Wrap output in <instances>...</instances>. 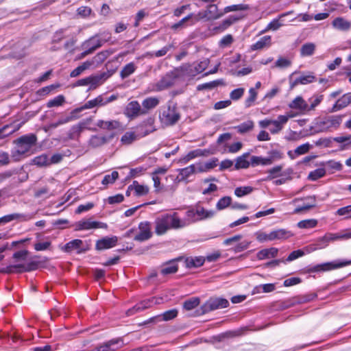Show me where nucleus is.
I'll use <instances>...</instances> for the list:
<instances>
[{
	"label": "nucleus",
	"instance_id": "f257e3e1",
	"mask_svg": "<svg viewBox=\"0 0 351 351\" xmlns=\"http://www.w3.org/2000/svg\"><path fill=\"white\" fill-rule=\"evenodd\" d=\"M184 222L180 215L173 211L158 217L155 220V232L158 235L165 234L169 230H180L184 228Z\"/></svg>",
	"mask_w": 351,
	"mask_h": 351
},
{
	"label": "nucleus",
	"instance_id": "f03ea898",
	"mask_svg": "<svg viewBox=\"0 0 351 351\" xmlns=\"http://www.w3.org/2000/svg\"><path fill=\"white\" fill-rule=\"evenodd\" d=\"M36 142L37 136L34 134L23 135L14 140L13 143L16 146L11 152L12 159L17 162L27 156Z\"/></svg>",
	"mask_w": 351,
	"mask_h": 351
},
{
	"label": "nucleus",
	"instance_id": "7ed1b4c3",
	"mask_svg": "<svg viewBox=\"0 0 351 351\" xmlns=\"http://www.w3.org/2000/svg\"><path fill=\"white\" fill-rule=\"evenodd\" d=\"M180 119L178 108L173 102H168L166 106H162L160 110L159 119L165 126L175 125Z\"/></svg>",
	"mask_w": 351,
	"mask_h": 351
},
{
	"label": "nucleus",
	"instance_id": "20e7f679",
	"mask_svg": "<svg viewBox=\"0 0 351 351\" xmlns=\"http://www.w3.org/2000/svg\"><path fill=\"white\" fill-rule=\"evenodd\" d=\"M342 118L341 115H332L316 122L315 125L311 128L312 131L311 134L325 132L331 129H337L342 122Z\"/></svg>",
	"mask_w": 351,
	"mask_h": 351
},
{
	"label": "nucleus",
	"instance_id": "39448f33",
	"mask_svg": "<svg viewBox=\"0 0 351 351\" xmlns=\"http://www.w3.org/2000/svg\"><path fill=\"white\" fill-rule=\"evenodd\" d=\"M180 71L178 69H173L167 73L158 82L152 84L149 86V90L152 92H159L173 86L179 77Z\"/></svg>",
	"mask_w": 351,
	"mask_h": 351
},
{
	"label": "nucleus",
	"instance_id": "423d86ee",
	"mask_svg": "<svg viewBox=\"0 0 351 351\" xmlns=\"http://www.w3.org/2000/svg\"><path fill=\"white\" fill-rule=\"evenodd\" d=\"M111 42V34L108 32H104L102 34H97L90 37L88 40L82 43V49H88L93 53L96 49L101 47L104 43Z\"/></svg>",
	"mask_w": 351,
	"mask_h": 351
},
{
	"label": "nucleus",
	"instance_id": "0eeeda50",
	"mask_svg": "<svg viewBox=\"0 0 351 351\" xmlns=\"http://www.w3.org/2000/svg\"><path fill=\"white\" fill-rule=\"evenodd\" d=\"M287 123V118L279 115L276 120L265 119L258 122V125L262 128H266L271 125L269 128V132L272 134L279 133L284 128V125Z\"/></svg>",
	"mask_w": 351,
	"mask_h": 351
},
{
	"label": "nucleus",
	"instance_id": "6e6552de",
	"mask_svg": "<svg viewBox=\"0 0 351 351\" xmlns=\"http://www.w3.org/2000/svg\"><path fill=\"white\" fill-rule=\"evenodd\" d=\"M223 11H219L217 5L210 4L206 7V10L199 12L196 14V16H195V21H199V20L202 19H206L207 21L216 20L223 16Z\"/></svg>",
	"mask_w": 351,
	"mask_h": 351
},
{
	"label": "nucleus",
	"instance_id": "1a4fd4ad",
	"mask_svg": "<svg viewBox=\"0 0 351 351\" xmlns=\"http://www.w3.org/2000/svg\"><path fill=\"white\" fill-rule=\"evenodd\" d=\"M92 121L93 119L90 117L82 120L76 125H73L68 133L69 138L77 140L80 138L82 132L85 129L93 131L95 130V129L90 128V124Z\"/></svg>",
	"mask_w": 351,
	"mask_h": 351
},
{
	"label": "nucleus",
	"instance_id": "9d476101",
	"mask_svg": "<svg viewBox=\"0 0 351 351\" xmlns=\"http://www.w3.org/2000/svg\"><path fill=\"white\" fill-rule=\"evenodd\" d=\"M351 265V259L349 261L346 260H336L332 262H328L323 264L317 265L313 269V271H328L339 269L348 265Z\"/></svg>",
	"mask_w": 351,
	"mask_h": 351
},
{
	"label": "nucleus",
	"instance_id": "9b49d317",
	"mask_svg": "<svg viewBox=\"0 0 351 351\" xmlns=\"http://www.w3.org/2000/svg\"><path fill=\"white\" fill-rule=\"evenodd\" d=\"M229 304V302L221 298H210L202 306L203 313H208L211 311L226 308Z\"/></svg>",
	"mask_w": 351,
	"mask_h": 351
},
{
	"label": "nucleus",
	"instance_id": "f8f14e48",
	"mask_svg": "<svg viewBox=\"0 0 351 351\" xmlns=\"http://www.w3.org/2000/svg\"><path fill=\"white\" fill-rule=\"evenodd\" d=\"M61 249L66 253L75 252L77 254H82L86 252L88 247L82 240L77 239L66 243Z\"/></svg>",
	"mask_w": 351,
	"mask_h": 351
},
{
	"label": "nucleus",
	"instance_id": "ddd939ff",
	"mask_svg": "<svg viewBox=\"0 0 351 351\" xmlns=\"http://www.w3.org/2000/svg\"><path fill=\"white\" fill-rule=\"evenodd\" d=\"M108 226L106 223L93 221L91 219H85L77 221L75 223L76 230H89L92 229L104 228L106 229Z\"/></svg>",
	"mask_w": 351,
	"mask_h": 351
},
{
	"label": "nucleus",
	"instance_id": "4468645a",
	"mask_svg": "<svg viewBox=\"0 0 351 351\" xmlns=\"http://www.w3.org/2000/svg\"><path fill=\"white\" fill-rule=\"evenodd\" d=\"M124 114L130 119H134L140 115L147 114V111L141 108V105L137 101H132L126 106Z\"/></svg>",
	"mask_w": 351,
	"mask_h": 351
},
{
	"label": "nucleus",
	"instance_id": "2eb2a0df",
	"mask_svg": "<svg viewBox=\"0 0 351 351\" xmlns=\"http://www.w3.org/2000/svg\"><path fill=\"white\" fill-rule=\"evenodd\" d=\"M294 73L290 76V87L291 88H294L298 84L306 85L308 84H311L316 80V77L311 73H308L307 75H302L298 77L295 79L292 78Z\"/></svg>",
	"mask_w": 351,
	"mask_h": 351
},
{
	"label": "nucleus",
	"instance_id": "dca6fc26",
	"mask_svg": "<svg viewBox=\"0 0 351 351\" xmlns=\"http://www.w3.org/2000/svg\"><path fill=\"white\" fill-rule=\"evenodd\" d=\"M139 232L134 237V240L144 241L152 237L150 224L149 222H141L138 225Z\"/></svg>",
	"mask_w": 351,
	"mask_h": 351
},
{
	"label": "nucleus",
	"instance_id": "f3484780",
	"mask_svg": "<svg viewBox=\"0 0 351 351\" xmlns=\"http://www.w3.org/2000/svg\"><path fill=\"white\" fill-rule=\"evenodd\" d=\"M117 241L118 238L116 236H112L111 237H106L97 241L95 248L97 250L110 249L114 247L117 245Z\"/></svg>",
	"mask_w": 351,
	"mask_h": 351
},
{
	"label": "nucleus",
	"instance_id": "a211bd4d",
	"mask_svg": "<svg viewBox=\"0 0 351 351\" xmlns=\"http://www.w3.org/2000/svg\"><path fill=\"white\" fill-rule=\"evenodd\" d=\"M289 107L291 109L298 110L300 114H305L308 112V104L300 96L296 97L291 103Z\"/></svg>",
	"mask_w": 351,
	"mask_h": 351
},
{
	"label": "nucleus",
	"instance_id": "6ab92c4d",
	"mask_svg": "<svg viewBox=\"0 0 351 351\" xmlns=\"http://www.w3.org/2000/svg\"><path fill=\"white\" fill-rule=\"evenodd\" d=\"M154 121V118L148 117L138 126V129L141 130L140 134L142 136L148 135L156 130Z\"/></svg>",
	"mask_w": 351,
	"mask_h": 351
},
{
	"label": "nucleus",
	"instance_id": "aec40b11",
	"mask_svg": "<svg viewBox=\"0 0 351 351\" xmlns=\"http://www.w3.org/2000/svg\"><path fill=\"white\" fill-rule=\"evenodd\" d=\"M210 154H211V152L208 149H197L189 152L186 156L182 158L180 161L182 163H187L195 158L200 156H208Z\"/></svg>",
	"mask_w": 351,
	"mask_h": 351
},
{
	"label": "nucleus",
	"instance_id": "412c9836",
	"mask_svg": "<svg viewBox=\"0 0 351 351\" xmlns=\"http://www.w3.org/2000/svg\"><path fill=\"white\" fill-rule=\"evenodd\" d=\"M178 175L176 180L178 182H182L188 179L190 176L197 171V167L195 165H191L185 168L178 169Z\"/></svg>",
	"mask_w": 351,
	"mask_h": 351
},
{
	"label": "nucleus",
	"instance_id": "4be33fe9",
	"mask_svg": "<svg viewBox=\"0 0 351 351\" xmlns=\"http://www.w3.org/2000/svg\"><path fill=\"white\" fill-rule=\"evenodd\" d=\"M104 106V98L102 96H98L94 99L88 101L84 105L81 107L75 108L73 110V113H75L76 114L84 110L90 109L95 106Z\"/></svg>",
	"mask_w": 351,
	"mask_h": 351
},
{
	"label": "nucleus",
	"instance_id": "5701e85b",
	"mask_svg": "<svg viewBox=\"0 0 351 351\" xmlns=\"http://www.w3.org/2000/svg\"><path fill=\"white\" fill-rule=\"evenodd\" d=\"M97 126L102 130H122V125L121 123L117 120H99L97 122Z\"/></svg>",
	"mask_w": 351,
	"mask_h": 351
},
{
	"label": "nucleus",
	"instance_id": "b1692460",
	"mask_svg": "<svg viewBox=\"0 0 351 351\" xmlns=\"http://www.w3.org/2000/svg\"><path fill=\"white\" fill-rule=\"evenodd\" d=\"M351 104V93L344 94L339 98L332 107L330 112H335L339 111Z\"/></svg>",
	"mask_w": 351,
	"mask_h": 351
},
{
	"label": "nucleus",
	"instance_id": "393cba45",
	"mask_svg": "<svg viewBox=\"0 0 351 351\" xmlns=\"http://www.w3.org/2000/svg\"><path fill=\"white\" fill-rule=\"evenodd\" d=\"M38 267V263L36 262H32L25 265H10L8 267V270L9 272H23V271H30L32 270H35Z\"/></svg>",
	"mask_w": 351,
	"mask_h": 351
},
{
	"label": "nucleus",
	"instance_id": "a878e982",
	"mask_svg": "<svg viewBox=\"0 0 351 351\" xmlns=\"http://www.w3.org/2000/svg\"><path fill=\"white\" fill-rule=\"evenodd\" d=\"M156 303H158L157 299L154 298H152V299H149L147 300H144L141 303L137 304L135 306H134L133 308L128 310V315H132L134 313L149 308L153 305V304Z\"/></svg>",
	"mask_w": 351,
	"mask_h": 351
},
{
	"label": "nucleus",
	"instance_id": "bb28decb",
	"mask_svg": "<svg viewBox=\"0 0 351 351\" xmlns=\"http://www.w3.org/2000/svg\"><path fill=\"white\" fill-rule=\"evenodd\" d=\"M240 19L241 17L239 16L233 15L230 16L227 19L222 21L219 25L215 27L214 30L216 31V32H222Z\"/></svg>",
	"mask_w": 351,
	"mask_h": 351
},
{
	"label": "nucleus",
	"instance_id": "cd10ccee",
	"mask_svg": "<svg viewBox=\"0 0 351 351\" xmlns=\"http://www.w3.org/2000/svg\"><path fill=\"white\" fill-rule=\"evenodd\" d=\"M332 142L340 145L341 150H346L351 148V135H341L332 138Z\"/></svg>",
	"mask_w": 351,
	"mask_h": 351
},
{
	"label": "nucleus",
	"instance_id": "c85d7f7f",
	"mask_svg": "<svg viewBox=\"0 0 351 351\" xmlns=\"http://www.w3.org/2000/svg\"><path fill=\"white\" fill-rule=\"evenodd\" d=\"M306 202H305L302 206H298L293 210L294 214H298L302 211L308 210L315 206V196H308L304 199Z\"/></svg>",
	"mask_w": 351,
	"mask_h": 351
},
{
	"label": "nucleus",
	"instance_id": "c756f323",
	"mask_svg": "<svg viewBox=\"0 0 351 351\" xmlns=\"http://www.w3.org/2000/svg\"><path fill=\"white\" fill-rule=\"evenodd\" d=\"M4 221L5 223L10 222L14 220H19L21 221H29L34 218V215L32 214H20V213H12L10 215H7L3 216Z\"/></svg>",
	"mask_w": 351,
	"mask_h": 351
},
{
	"label": "nucleus",
	"instance_id": "7c9ffc66",
	"mask_svg": "<svg viewBox=\"0 0 351 351\" xmlns=\"http://www.w3.org/2000/svg\"><path fill=\"white\" fill-rule=\"evenodd\" d=\"M108 139L105 136L93 135L88 141L90 147L96 148L106 144Z\"/></svg>",
	"mask_w": 351,
	"mask_h": 351
},
{
	"label": "nucleus",
	"instance_id": "2f4dec72",
	"mask_svg": "<svg viewBox=\"0 0 351 351\" xmlns=\"http://www.w3.org/2000/svg\"><path fill=\"white\" fill-rule=\"evenodd\" d=\"M271 44V37L265 36L261 37L258 41L251 46L252 50H260L265 47H269Z\"/></svg>",
	"mask_w": 351,
	"mask_h": 351
},
{
	"label": "nucleus",
	"instance_id": "473e14b6",
	"mask_svg": "<svg viewBox=\"0 0 351 351\" xmlns=\"http://www.w3.org/2000/svg\"><path fill=\"white\" fill-rule=\"evenodd\" d=\"M128 190H134L137 196L144 195L148 193L149 187L145 185L140 184L137 181H134L129 186Z\"/></svg>",
	"mask_w": 351,
	"mask_h": 351
},
{
	"label": "nucleus",
	"instance_id": "72a5a7b5",
	"mask_svg": "<svg viewBox=\"0 0 351 351\" xmlns=\"http://www.w3.org/2000/svg\"><path fill=\"white\" fill-rule=\"evenodd\" d=\"M182 221L185 223L184 228L196 221H198L197 215L195 213V208H191L189 209L185 213V218H182Z\"/></svg>",
	"mask_w": 351,
	"mask_h": 351
},
{
	"label": "nucleus",
	"instance_id": "f704fd0d",
	"mask_svg": "<svg viewBox=\"0 0 351 351\" xmlns=\"http://www.w3.org/2000/svg\"><path fill=\"white\" fill-rule=\"evenodd\" d=\"M160 103V100L156 97H149L145 99L142 102L143 110H145L147 112L156 108Z\"/></svg>",
	"mask_w": 351,
	"mask_h": 351
},
{
	"label": "nucleus",
	"instance_id": "c9c22d12",
	"mask_svg": "<svg viewBox=\"0 0 351 351\" xmlns=\"http://www.w3.org/2000/svg\"><path fill=\"white\" fill-rule=\"evenodd\" d=\"M254 128V123L252 120H247L237 126L234 127L238 132V133L241 134H244L251 132Z\"/></svg>",
	"mask_w": 351,
	"mask_h": 351
},
{
	"label": "nucleus",
	"instance_id": "e433bc0d",
	"mask_svg": "<svg viewBox=\"0 0 351 351\" xmlns=\"http://www.w3.org/2000/svg\"><path fill=\"white\" fill-rule=\"evenodd\" d=\"M272 239L274 240H285L293 236V234L285 229H278L271 231Z\"/></svg>",
	"mask_w": 351,
	"mask_h": 351
},
{
	"label": "nucleus",
	"instance_id": "4c0bfd02",
	"mask_svg": "<svg viewBox=\"0 0 351 351\" xmlns=\"http://www.w3.org/2000/svg\"><path fill=\"white\" fill-rule=\"evenodd\" d=\"M278 254V249L275 247H270L268 249H264L259 251L257 254V258L259 260H263L266 258H270L275 257Z\"/></svg>",
	"mask_w": 351,
	"mask_h": 351
},
{
	"label": "nucleus",
	"instance_id": "58836bf2",
	"mask_svg": "<svg viewBox=\"0 0 351 351\" xmlns=\"http://www.w3.org/2000/svg\"><path fill=\"white\" fill-rule=\"evenodd\" d=\"M335 28L339 30H348L351 27V23L342 17H337L332 21Z\"/></svg>",
	"mask_w": 351,
	"mask_h": 351
},
{
	"label": "nucleus",
	"instance_id": "ea45409f",
	"mask_svg": "<svg viewBox=\"0 0 351 351\" xmlns=\"http://www.w3.org/2000/svg\"><path fill=\"white\" fill-rule=\"evenodd\" d=\"M178 269V264L172 261L164 264L161 268L160 272L162 275L166 276L176 273Z\"/></svg>",
	"mask_w": 351,
	"mask_h": 351
},
{
	"label": "nucleus",
	"instance_id": "a19ab883",
	"mask_svg": "<svg viewBox=\"0 0 351 351\" xmlns=\"http://www.w3.org/2000/svg\"><path fill=\"white\" fill-rule=\"evenodd\" d=\"M205 259L202 256L189 257L186 259L185 263L189 268L199 267L204 263Z\"/></svg>",
	"mask_w": 351,
	"mask_h": 351
},
{
	"label": "nucleus",
	"instance_id": "79ce46f5",
	"mask_svg": "<svg viewBox=\"0 0 351 351\" xmlns=\"http://www.w3.org/2000/svg\"><path fill=\"white\" fill-rule=\"evenodd\" d=\"M79 117L76 115L75 113H73V110L71 112L70 116H66L65 117H62L59 119L57 121L51 123L49 125L51 128H56L58 126L67 123L71 121L75 120L78 119Z\"/></svg>",
	"mask_w": 351,
	"mask_h": 351
},
{
	"label": "nucleus",
	"instance_id": "37998d69",
	"mask_svg": "<svg viewBox=\"0 0 351 351\" xmlns=\"http://www.w3.org/2000/svg\"><path fill=\"white\" fill-rule=\"evenodd\" d=\"M195 213L197 215L198 221L211 218L215 215V211L211 210H206L202 207L195 208Z\"/></svg>",
	"mask_w": 351,
	"mask_h": 351
},
{
	"label": "nucleus",
	"instance_id": "c03bdc74",
	"mask_svg": "<svg viewBox=\"0 0 351 351\" xmlns=\"http://www.w3.org/2000/svg\"><path fill=\"white\" fill-rule=\"evenodd\" d=\"M315 49L316 45L314 43H305L300 48V55L302 57L311 56L315 53Z\"/></svg>",
	"mask_w": 351,
	"mask_h": 351
},
{
	"label": "nucleus",
	"instance_id": "a18cd8bd",
	"mask_svg": "<svg viewBox=\"0 0 351 351\" xmlns=\"http://www.w3.org/2000/svg\"><path fill=\"white\" fill-rule=\"evenodd\" d=\"M136 66L134 62H130L125 65L120 71V77L121 79H125L134 73L136 69Z\"/></svg>",
	"mask_w": 351,
	"mask_h": 351
},
{
	"label": "nucleus",
	"instance_id": "49530a36",
	"mask_svg": "<svg viewBox=\"0 0 351 351\" xmlns=\"http://www.w3.org/2000/svg\"><path fill=\"white\" fill-rule=\"evenodd\" d=\"M108 76L105 73L99 75L89 76L88 82L90 88H95L99 85L101 84L103 82L107 79Z\"/></svg>",
	"mask_w": 351,
	"mask_h": 351
},
{
	"label": "nucleus",
	"instance_id": "de8ad7c7",
	"mask_svg": "<svg viewBox=\"0 0 351 351\" xmlns=\"http://www.w3.org/2000/svg\"><path fill=\"white\" fill-rule=\"evenodd\" d=\"M250 155L249 153H245L242 156H239L236 159V163H235V169H247L249 167L250 163L247 160V158Z\"/></svg>",
	"mask_w": 351,
	"mask_h": 351
},
{
	"label": "nucleus",
	"instance_id": "09e8293b",
	"mask_svg": "<svg viewBox=\"0 0 351 351\" xmlns=\"http://www.w3.org/2000/svg\"><path fill=\"white\" fill-rule=\"evenodd\" d=\"M282 165H277L275 166L269 170H267L268 176L265 178V180H271L276 178L280 177L283 176L282 173Z\"/></svg>",
	"mask_w": 351,
	"mask_h": 351
},
{
	"label": "nucleus",
	"instance_id": "8fccbe9b",
	"mask_svg": "<svg viewBox=\"0 0 351 351\" xmlns=\"http://www.w3.org/2000/svg\"><path fill=\"white\" fill-rule=\"evenodd\" d=\"M178 311L176 309H171L163 313L161 315H158L152 319H158L159 321H169L177 317Z\"/></svg>",
	"mask_w": 351,
	"mask_h": 351
},
{
	"label": "nucleus",
	"instance_id": "3c124183",
	"mask_svg": "<svg viewBox=\"0 0 351 351\" xmlns=\"http://www.w3.org/2000/svg\"><path fill=\"white\" fill-rule=\"evenodd\" d=\"M318 221L315 219H304L299 221L297 226L301 229H311L317 226Z\"/></svg>",
	"mask_w": 351,
	"mask_h": 351
},
{
	"label": "nucleus",
	"instance_id": "603ef678",
	"mask_svg": "<svg viewBox=\"0 0 351 351\" xmlns=\"http://www.w3.org/2000/svg\"><path fill=\"white\" fill-rule=\"evenodd\" d=\"M92 62L90 61H86L83 62L81 65L78 66L77 68H75L71 72L70 76L71 77H75L79 76L85 70L88 69L92 65Z\"/></svg>",
	"mask_w": 351,
	"mask_h": 351
},
{
	"label": "nucleus",
	"instance_id": "864d4df0",
	"mask_svg": "<svg viewBox=\"0 0 351 351\" xmlns=\"http://www.w3.org/2000/svg\"><path fill=\"white\" fill-rule=\"evenodd\" d=\"M251 164L253 167L258 165L267 166L271 165L270 160L267 157L253 156L251 157Z\"/></svg>",
	"mask_w": 351,
	"mask_h": 351
},
{
	"label": "nucleus",
	"instance_id": "5fc2aeb1",
	"mask_svg": "<svg viewBox=\"0 0 351 351\" xmlns=\"http://www.w3.org/2000/svg\"><path fill=\"white\" fill-rule=\"evenodd\" d=\"M32 162L34 165L40 167L49 166V157L45 154L35 157Z\"/></svg>",
	"mask_w": 351,
	"mask_h": 351
},
{
	"label": "nucleus",
	"instance_id": "6e6d98bb",
	"mask_svg": "<svg viewBox=\"0 0 351 351\" xmlns=\"http://www.w3.org/2000/svg\"><path fill=\"white\" fill-rule=\"evenodd\" d=\"M217 162H218L217 159L213 158V160H211L208 162H206L204 165L199 164V165H197V171L198 172H204V171L210 170L211 169H213L214 167H217Z\"/></svg>",
	"mask_w": 351,
	"mask_h": 351
},
{
	"label": "nucleus",
	"instance_id": "4d7b16f0",
	"mask_svg": "<svg viewBox=\"0 0 351 351\" xmlns=\"http://www.w3.org/2000/svg\"><path fill=\"white\" fill-rule=\"evenodd\" d=\"M248 94V97L245 100V106L246 108H250L254 104L258 95L257 91L254 88L249 89Z\"/></svg>",
	"mask_w": 351,
	"mask_h": 351
},
{
	"label": "nucleus",
	"instance_id": "13d9d810",
	"mask_svg": "<svg viewBox=\"0 0 351 351\" xmlns=\"http://www.w3.org/2000/svg\"><path fill=\"white\" fill-rule=\"evenodd\" d=\"M231 203L232 198L229 196H224L217 202L216 208L217 210H221L231 206Z\"/></svg>",
	"mask_w": 351,
	"mask_h": 351
},
{
	"label": "nucleus",
	"instance_id": "bf43d9fd",
	"mask_svg": "<svg viewBox=\"0 0 351 351\" xmlns=\"http://www.w3.org/2000/svg\"><path fill=\"white\" fill-rule=\"evenodd\" d=\"M199 302L198 298H191L184 302L183 307L186 311H191L196 308L199 304Z\"/></svg>",
	"mask_w": 351,
	"mask_h": 351
},
{
	"label": "nucleus",
	"instance_id": "052dcab7",
	"mask_svg": "<svg viewBox=\"0 0 351 351\" xmlns=\"http://www.w3.org/2000/svg\"><path fill=\"white\" fill-rule=\"evenodd\" d=\"M136 138L137 136L134 132H127L122 136L121 142L123 145H130L136 141Z\"/></svg>",
	"mask_w": 351,
	"mask_h": 351
},
{
	"label": "nucleus",
	"instance_id": "680f3d73",
	"mask_svg": "<svg viewBox=\"0 0 351 351\" xmlns=\"http://www.w3.org/2000/svg\"><path fill=\"white\" fill-rule=\"evenodd\" d=\"M324 96L322 95H315L308 99L310 105H308V112L313 110L317 107L323 100Z\"/></svg>",
	"mask_w": 351,
	"mask_h": 351
},
{
	"label": "nucleus",
	"instance_id": "e2e57ef3",
	"mask_svg": "<svg viewBox=\"0 0 351 351\" xmlns=\"http://www.w3.org/2000/svg\"><path fill=\"white\" fill-rule=\"evenodd\" d=\"M253 191V188L250 186L237 187L234 190V194L238 197L250 194Z\"/></svg>",
	"mask_w": 351,
	"mask_h": 351
},
{
	"label": "nucleus",
	"instance_id": "0e129e2a",
	"mask_svg": "<svg viewBox=\"0 0 351 351\" xmlns=\"http://www.w3.org/2000/svg\"><path fill=\"white\" fill-rule=\"evenodd\" d=\"M326 174V171L324 168H319L313 171H311L308 176L310 180H317L319 178L324 177Z\"/></svg>",
	"mask_w": 351,
	"mask_h": 351
},
{
	"label": "nucleus",
	"instance_id": "69168bd1",
	"mask_svg": "<svg viewBox=\"0 0 351 351\" xmlns=\"http://www.w3.org/2000/svg\"><path fill=\"white\" fill-rule=\"evenodd\" d=\"M65 102V98L63 95H60L54 97L52 99L48 101L47 106L48 108H52L56 106H60Z\"/></svg>",
	"mask_w": 351,
	"mask_h": 351
},
{
	"label": "nucleus",
	"instance_id": "338daca9",
	"mask_svg": "<svg viewBox=\"0 0 351 351\" xmlns=\"http://www.w3.org/2000/svg\"><path fill=\"white\" fill-rule=\"evenodd\" d=\"M119 178V173L116 171H112L110 174L106 175L102 180V184L108 185L113 184Z\"/></svg>",
	"mask_w": 351,
	"mask_h": 351
},
{
	"label": "nucleus",
	"instance_id": "774afa93",
	"mask_svg": "<svg viewBox=\"0 0 351 351\" xmlns=\"http://www.w3.org/2000/svg\"><path fill=\"white\" fill-rule=\"evenodd\" d=\"M336 215L339 216H343L345 219H351V205L337 209Z\"/></svg>",
	"mask_w": 351,
	"mask_h": 351
}]
</instances>
